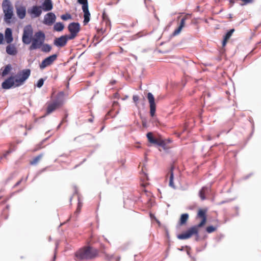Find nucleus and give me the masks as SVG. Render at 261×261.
I'll return each instance as SVG.
<instances>
[{
	"mask_svg": "<svg viewBox=\"0 0 261 261\" xmlns=\"http://www.w3.org/2000/svg\"><path fill=\"white\" fill-rule=\"evenodd\" d=\"M206 210L199 209L197 217L201 219V222L197 225L193 226L188 228L186 231L179 234L177 238L180 240H186L193 236L199 237V228L203 227L206 222Z\"/></svg>",
	"mask_w": 261,
	"mask_h": 261,
	"instance_id": "nucleus-1",
	"label": "nucleus"
},
{
	"mask_svg": "<svg viewBox=\"0 0 261 261\" xmlns=\"http://www.w3.org/2000/svg\"><path fill=\"white\" fill-rule=\"evenodd\" d=\"M31 74V70L29 69H23L19 71L16 76H11L7 79L2 84V87L4 89H9L13 87H18L22 85L29 78Z\"/></svg>",
	"mask_w": 261,
	"mask_h": 261,
	"instance_id": "nucleus-2",
	"label": "nucleus"
},
{
	"mask_svg": "<svg viewBox=\"0 0 261 261\" xmlns=\"http://www.w3.org/2000/svg\"><path fill=\"white\" fill-rule=\"evenodd\" d=\"M98 254L97 249L90 246H86L81 248L75 253L77 259H91L96 257Z\"/></svg>",
	"mask_w": 261,
	"mask_h": 261,
	"instance_id": "nucleus-3",
	"label": "nucleus"
},
{
	"mask_svg": "<svg viewBox=\"0 0 261 261\" xmlns=\"http://www.w3.org/2000/svg\"><path fill=\"white\" fill-rule=\"evenodd\" d=\"M45 40L44 33L42 31L36 32L31 40L32 44L29 47L30 50L40 48Z\"/></svg>",
	"mask_w": 261,
	"mask_h": 261,
	"instance_id": "nucleus-4",
	"label": "nucleus"
},
{
	"mask_svg": "<svg viewBox=\"0 0 261 261\" xmlns=\"http://www.w3.org/2000/svg\"><path fill=\"white\" fill-rule=\"evenodd\" d=\"M2 8L5 14V20L7 22H10L13 15V7L9 0H4L2 4Z\"/></svg>",
	"mask_w": 261,
	"mask_h": 261,
	"instance_id": "nucleus-5",
	"label": "nucleus"
},
{
	"mask_svg": "<svg viewBox=\"0 0 261 261\" xmlns=\"http://www.w3.org/2000/svg\"><path fill=\"white\" fill-rule=\"evenodd\" d=\"M33 31L31 25L24 27L23 31L22 41L24 44H29L31 42Z\"/></svg>",
	"mask_w": 261,
	"mask_h": 261,
	"instance_id": "nucleus-6",
	"label": "nucleus"
},
{
	"mask_svg": "<svg viewBox=\"0 0 261 261\" xmlns=\"http://www.w3.org/2000/svg\"><path fill=\"white\" fill-rule=\"evenodd\" d=\"M63 104V101L62 100L56 99L50 102H48L46 108V114L48 115L57 109L60 108Z\"/></svg>",
	"mask_w": 261,
	"mask_h": 261,
	"instance_id": "nucleus-7",
	"label": "nucleus"
},
{
	"mask_svg": "<svg viewBox=\"0 0 261 261\" xmlns=\"http://www.w3.org/2000/svg\"><path fill=\"white\" fill-rule=\"evenodd\" d=\"M68 29L70 33V35H68V38L72 40L77 36L80 32V25L78 22H72L68 25Z\"/></svg>",
	"mask_w": 261,
	"mask_h": 261,
	"instance_id": "nucleus-8",
	"label": "nucleus"
},
{
	"mask_svg": "<svg viewBox=\"0 0 261 261\" xmlns=\"http://www.w3.org/2000/svg\"><path fill=\"white\" fill-rule=\"evenodd\" d=\"M57 55L54 54L51 55L45 59H44L39 65V67L41 69H44L46 67L49 66L53 64V63L57 60Z\"/></svg>",
	"mask_w": 261,
	"mask_h": 261,
	"instance_id": "nucleus-9",
	"label": "nucleus"
},
{
	"mask_svg": "<svg viewBox=\"0 0 261 261\" xmlns=\"http://www.w3.org/2000/svg\"><path fill=\"white\" fill-rule=\"evenodd\" d=\"M147 98L149 103L150 114L151 117H153L155 113L156 105L154 96L151 93H148Z\"/></svg>",
	"mask_w": 261,
	"mask_h": 261,
	"instance_id": "nucleus-10",
	"label": "nucleus"
},
{
	"mask_svg": "<svg viewBox=\"0 0 261 261\" xmlns=\"http://www.w3.org/2000/svg\"><path fill=\"white\" fill-rule=\"evenodd\" d=\"M68 40H71L68 38V35H63L56 38L54 41V44L57 47H62L66 45Z\"/></svg>",
	"mask_w": 261,
	"mask_h": 261,
	"instance_id": "nucleus-11",
	"label": "nucleus"
},
{
	"mask_svg": "<svg viewBox=\"0 0 261 261\" xmlns=\"http://www.w3.org/2000/svg\"><path fill=\"white\" fill-rule=\"evenodd\" d=\"M28 13L30 15L31 18L38 17L42 13L41 7L34 6L28 10Z\"/></svg>",
	"mask_w": 261,
	"mask_h": 261,
	"instance_id": "nucleus-12",
	"label": "nucleus"
},
{
	"mask_svg": "<svg viewBox=\"0 0 261 261\" xmlns=\"http://www.w3.org/2000/svg\"><path fill=\"white\" fill-rule=\"evenodd\" d=\"M56 15L54 13H48L44 16L43 23L48 25H52L56 21Z\"/></svg>",
	"mask_w": 261,
	"mask_h": 261,
	"instance_id": "nucleus-13",
	"label": "nucleus"
},
{
	"mask_svg": "<svg viewBox=\"0 0 261 261\" xmlns=\"http://www.w3.org/2000/svg\"><path fill=\"white\" fill-rule=\"evenodd\" d=\"M16 13L18 17L20 19H23L25 17L26 14V9L23 6H18L16 8Z\"/></svg>",
	"mask_w": 261,
	"mask_h": 261,
	"instance_id": "nucleus-14",
	"label": "nucleus"
},
{
	"mask_svg": "<svg viewBox=\"0 0 261 261\" xmlns=\"http://www.w3.org/2000/svg\"><path fill=\"white\" fill-rule=\"evenodd\" d=\"M17 52V48L14 44H10L6 47V53L8 55L15 56Z\"/></svg>",
	"mask_w": 261,
	"mask_h": 261,
	"instance_id": "nucleus-15",
	"label": "nucleus"
},
{
	"mask_svg": "<svg viewBox=\"0 0 261 261\" xmlns=\"http://www.w3.org/2000/svg\"><path fill=\"white\" fill-rule=\"evenodd\" d=\"M173 170H174V167L172 166H171L169 171L167 173L166 175V177H169V185L172 188H175V186L173 182V177H174V174H173Z\"/></svg>",
	"mask_w": 261,
	"mask_h": 261,
	"instance_id": "nucleus-16",
	"label": "nucleus"
},
{
	"mask_svg": "<svg viewBox=\"0 0 261 261\" xmlns=\"http://www.w3.org/2000/svg\"><path fill=\"white\" fill-rule=\"evenodd\" d=\"M186 19H187V18L186 17H184L181 19L179 25L176 29H175L174 30V31L173 33V36H176L180 33L182 29L185 25V22H186Z\"/></svg>",
	"mask_w": 261,
	"mask_h": 261,
	"instance_id": "nucleus-17",
	"label": "nucleus"
},
{
	"mask_svg": "<svg viewBox=\"0 0 261 261\" xmlns=\"http://www.w3.org/2000/svg\"><path fill=\"white\" fill-rule=\"evenodd\" d=\"M189 216L188 214H187V213L182 214L180 216V218L178 222V225L179 226H181L186 225L187 221L189 219Z\"/></svg>",
	"mask_w": 261,
	"mask_h": 261,
	"instance_id": "nucleus-18",
	"label": "nucleus"
},
{
	"mask_svg": "<svg viewBox=\"0 0 261 261\" xmlns=\"http://www.w3.org/2000/svg\"><path fill=\"white\" fill-rule=\"evenodd\" d=\"M5 39L7 43H11L13 40L12 30L10 28H7L5 30Z\"/></svg>",
	"mask_w": 261,
	"mask_h": 261,
	"instance_id": "nucleus-19",
	"label": "nucleus"
},
{
	"mask_svg": "<svg viewBox=\"0 0 261 261\" xmlns=\"http://www.w3.org/2000/svg\"><path fill=\"white\" fill-rule=\"evenodd\" d=\"M84 12V25H86L90 21V13L88 10V7L82 9Z\"/></svg>",
	"mask_w": 261,
	"mask_h": 261,
	"instance_id": "nucleus-20",
	"label": "nucleus"
},
{
	"mask_svg": "<svg viewBox=\"0 0 261 261\" xmlns=\"http://www.w3.org/2000/svg\"><path fill=\"white\" fill-rule=\"evenodd\" d=\"M234 32V29H232L230 30L224 36V39L222 42V46L224 47L226 45L228 40L230 39L232 36L233 33Z\"/></svg>",
	"mask_w": 261,
	"mask_h": 261,
	"instance_id": "nucleus-21",
	"label": "nucleus"
},
{
	"mask_svg": "<svg viewBox=\"0 0 261 261\" xmlns=\"http://www.w3.org/2000/svg\"><path fill=\"white\" fill-rule=\"evenodd\" d=\"M42 9L46 11L51 10L53 9L51 0H45L42 4Z\"/></svg>",
	"mask_w": 261,
	"mask_h": 261,
	"instance_id": "nucleus-22",
	"label": "nucleus"
},
{
	"mask_svg": "<svg viewBox=\"0 0 261 261\" xmlns=\"http://www.w3.org/2000/svg\"><path fill=\"white\" fill-rule=\"evenodd\" d=\"M153 144H155L165 148L166 145V142L165 140H163L160 136H159V137L156 138V139H155V141L154 142H153Z\"/></svg>",
	"mask_w": 261,
	"mask_h": 261,
	"instance_id": "nucleus-23",
	"label": "nucleus"
},
{
	"mask_svg": "<svg viewBox=\"0 0 261 261\" xmlns=\"http://www.w3.org/2000/svg\"><path fill=\"white\" fill-rule=\"evenodd\" d=\"M43 157V154H39L38 155L35 157L33 159L30 161V164L31 165H36Z\"/></svg>",
	"mask_w": 261,
	"mask_h": 261,
	"instance_id": "nucleus-24",
	"label": "nucleus"
},
{
	"mask_svg": "<svg viewBox=\"0 0 261 261\" xmlns=\"http://www.w3.org/2000/svg\"><path fill=\"white\" fill-rule=\"evenodd\" d=\"M64 28V24L61 22H57L54 26V29L57 32L62 31Z\"/></svg>",
	"mask_w": 261,
	"mask_h": 261,
	"instance_id": "nucleus-25",
	"label": "nucleus"
},
{
	"mask_svg": "<svg viewBox=\"0 0 261 261\" xmlns=\"http://www.w3.org/2000/svg\"><path fill=\"white\" fill-rule=\"evenodd\" d=\"M208 188L206 187H202L199 193V195L202 200L205 199V194L207 191Z\"/></svg>",
	"mask_w": 261,
	"mask_h": 261,
	"instance_id": "nucleus-26",
	"label": "nucleus"
},
{
	"mask_svg": "<svg viewBox=\"0 0 261 261\" xmlns=\"http://www.w3.org/2000/svg\"><path fill=\"white\" fill-rule=\"evenodd\" d=\"M41 48L42 51L44 53H49L51 50V46L48 44H43Z\"/></svg>",
	"mask_w": 261,
	"mask_h": 261,
	"instance_id": "nucleus-27",
	"label": "nucleus"
},
{
	"mask_svg": "<svg viewBox=\"0 0 261 261\" xmlns=\"http://www.w3.org/2000/svg\"><path fill=\"white\" fill-rule=\"evenodd\" d=\"M11 69H12V67H11V65L10 64L7 65L5 67V68L3 70V72H2V75L3 76H6L11 71Z\"/></svg>",
	"mask_w": 261,
	"mask_h": 261,
	"instance_id": "nucleus-28",
	"label": "nucleus"
},
{
	"mask_svg": "<svg viewBox=\"0 0 261 261\" xmlns=\"http://www.w3.org/2000/svg\"><path fill=\"white\" fill-rule=\"evenodd\" d=\"M146 137L149 143L153 144L155 141V138H154L153 134L151 132H149L147 134Z\"/></svg>",
	"mask_w": 261,
	"mask_h": 261,
	"instance_id": "nucleus-29",
	"label": "nucleus"
},
{
	"mask_svg": "<svg viewBox=\"0 0 261 261\" xmlns=\"http://www.w3.org/2000/svg\"><path fill=\"white\" fill-rule=\"evenodd\" d=\"M77 2L80 4H82L83 5L82 9H84V8L88 7V4L87 0H77Z\"/></svg>",
	"mask_w": 261,
	"mask_h": 261,
	"instance_id": "nucleus-30",
	"label": "nucleus"
},
{
	"mask_svg": "<svg viewBox=\"0 0 261 261\" xmlns=\"http://www.w3.org/2000/svg\"><path fill=\"white\" fill-rule=\"evenodd\" d=\"M216 228L215 227H214L213 226H207L206 228V232L209 233L214 232L215 231H216Z\"/></svg>",
	"mask_w": 261,
	"mask_h": 261,
	"instance_id": "nucleus-31",
	"label": "nucleus"
},
{
	"mask_svg": "<svg viewBox=\"0 0 261 261\" xmlns=\"http://www.w3.org/2000/svg\"><path fill=\"white\" fill-rule=\"evenodd\" d=\"M61 18L63 20H67L71 18V16L70 14H66L61 16Z\"/></svg>",
	"mask_w": 261,
	"mask_h": 261,
	"instance_id": "nucleus-32",
	"label": "nucleus"
},
{
	"mask_svg": "<svg viewBox=\"0 0 261 261\" xmlns=\"http://www.w3.org/2000/svg\"><path fill=\"white\" fill-rule=\"evenodd\" d=\"M43 83H44L43 79H40L37 82V86L38 88H40V87H41L43 86Z\"/></svg>",
	"mask_w": 261,
	"mask_h": 261,
	"instance_id": "nucleus-33",
	"label": "nucleus"
},
{
	"mask_svg": "<svg viewBox=\"0 0 261 261\" xmlns=\"http://www.w3.org/2000/svg\"><path fill=\"white\" fill-rule=\"evenodd\" d=\"M9 148H11L13 149V151H14L16 148V145L13 143H10L9 144Z\"/></svg>",
	"mask_w": 261,
	"mask_h": 261,
	"instance_id": "nucleus-34",
	"label": "nucleus"
},
{
	"mask_svg": "<svg viewBox=\"0 0 261 261\" xmlns=\"http://www.w3.org/2000/svg\"><path fill=\"white\" fill-rule=\"evenodd\" d=\"M139 98L138 95H134L133 97V99L135 103L137 102V101L139 100Z\"/></svg>",
	"mask_w": 261,
	"mask_h": 261,
	"instance_id": "nucleus-35",
	"label": "nucleus"
},
{
	"mask_svg": "<svg viewBox=\"0 0 261 261\" xmlns=\"http://www.w3.org/2000/svg\"><path fill=\"white\" fill-rule=\"evenodd\" d=\"M4 40V36L3 34L0 33V44L3 43V41Z\"/></svg>",
	"mask_w": 261,
	"mask_h": 261,
	"instance_id": "nucleus-36",
	"label": "nucleus"
},
{
	"mask_svg": "<svg viewBox=\"0 0 261 261\" xmlns=\"http://www.w3.org/2000/svg\"><path fill=\"white\" fill-rule=\"evenodd\" d=\"M12 151H13L12 149L9 148V149L6 151L5 155L9 154V153H11Z\"/></svg>",
	"mask_w": 261,
	"mask_h": 261,
	"instance_id": "nucleus-37",
	"label": "nucleus"
},
{
	"mask_svg": "<svg viewBox=\"0 0 261 261\" xmlns=\"http://www.w3.org/2000/svg\"><path fill=\"white\" fill-rule=\"evenodd\" d=\"M68 116V114H66L65 115V117L63 118L62 121V123L64 122H66L67 121V117Z\"/></svg>",
	"mask_w": 261,
	"mask_h": 261,
	"instance_id": "nucleus-38",
	"label": "nucleus"
},
{
	"mask_svg": "<svg viewBox=\"0 0 261 261\" xmlns=\"http://www.w3.org/2000/svg\"><path fill=\"white\" fill-rule=\"evenodd\" d=\"M59 96H63L64 95V92H61L59 93Z\"/></svg>",
	"mask_w": 261,
	"mask_h": 261,
	"instance_id": "nucleus-39",
	"label": "nucleus"
},
{
	"mask_svg": "<svg viewBox=\"0 0 261 261\" xmlns=\"http://www.w3.org/2000/svg\"><path fill=\"white\" fill-rule=\"evenodd\" d=\"M21 181V180H20L18 181L16 184V186H18V185H19L20 184Z\"/></svg>",
	"mask_w": 261,
	"mask_h": 261,
	"instance_id": "nucleus-40",
	"label": "nucleus"
},
{
	"mask_svg": "<svg viewBox=\"0 0 261 261\" xmlns=\"http://www.w3.org/2000/svg\"><path fill=\"white\" fill-rule=\"evenodd\" d=\"M89 121L90 122H93V119L92 118L89 119Z\"/></svg>",
	"mask_w": 261,
	"mask_h": 261,
	"instance_id": "nucleus-41",
	"label": "nucleus"
},
{
	"mask_svg": "<svg viewBox=\"0 0 261 261\" xmlns=\"http://www.w3.org/2000/svg\"><path fill=\"white\" fill-rule=\"evenodd\" d=\"M187 253L189 255H190V250H187Z\"/></svg>",
	"mask_w": 261,
	"mask_h": 261,
	"instance_id": "nucleus-42",
	"label": "nucleus"
},
{
	"mask_svg": "<svg viewBox=\"0 0 261 261\" xmlns=\"http://www.w3.org/2000/svg\"><path fill=\"white\" fill-rule=\"evenodd\" d=\"M230 3H231V4H233L234 3V1H233V0H230Z\"/></svg>",
	"mask_w": 261,
	"mask_h": 261,
	"instance_id": "nucleus-43",
	"label": "nucleus"
},
{
	"mask_svg": "<svg viewBox=\"0 0 261 261\" xmlns=\"http://www.w3.org/2000/svg\"><path fill=\"white\" fill-rule=\"evenodd\" d=\"M40 148H41V147H39V148H37V149H35V150H34V151H37V150H38V149H40Z\"/></svg>",
	"mask_w": 261,
	"mask_h": 261,
	"instance_id": "nucleus-44",
	"label": "nucleus"
}]
</instances>
